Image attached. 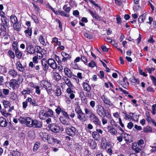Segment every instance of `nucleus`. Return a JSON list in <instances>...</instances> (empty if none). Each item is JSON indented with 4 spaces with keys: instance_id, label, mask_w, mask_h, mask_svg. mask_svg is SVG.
I'll return each instance as SVG.
<instances>
[{
    "instance_id": "19",
    "label": "nucleus",
    "mask_w": 156,
    "mask_h": 156,
    "mask_svg": "<svg viewBox=\"0 0 156 156\" xmlns=\"http://www.w3.org/2000/svg\"><path fill=\"white\" fill-rule=\"evenodd\" d=\"M10 20L13 25L18 22V19L14 15H12L10 17Z\"/></svg>"
},
{
    "instance_id": "23",
    "label": "nucleus",
    "mask_w": 156,
    "mask_h": 156,
    "mask_svg": "<svg viewBox=\"0 0 156 156\" xmlns=\"http://www.w3.org/2000/svg\"><path fill=\"white\" fill-rule=\"evenodd\" d=\"M75 110L78 115H79L80 114L81 115V114H83V112H82L80 107L78 105L76 107Z\"/></svg>"
},
{
    "instance_id": "56",
    "label": "nucleus",
    "mask_w": 156,
    "mask_h": 156,
    "mask_svg": "<svg viewBox=\"0 0 156 156\" xmlns=\"http://www.w3.org/2000/svg\"><path fill=\"white\" fill-rule=\"evenodd\" d=\"M47 53L46 51L44 49H42L41 48V51L40 53L41 55H39V57H43V55H45Z\"/></svg>"
},
{
    "instance_id": "61",
    "label": "nucleus",
    "mask_w": 156,
    "mask_h": 156,
    "mask_svg": "<svg viewBox=\"0 0 156 156\" xmlns=\"http://www.w3.org/2000/svg\"><path fill=\"white\" fill-rule=\"evenodd\" d=\"M34 88H35L36 93L38 95L40 94L41 93V91L39 87L38 86H35L34 87Z\"/></svg>"
},
{
    "instance_id": "13",
    "label": "nucleus",
    "mask_w": 156,
    "mask_h": 156,
    "mask_svg": "<svg viewBox=\"0 0 156 156\" xmlns=\"http://www.w3.org/2000/svg\"><path fill=\"white\" fill-rule=\"evenodd\" d=\"M39 117L40 118L42 119H45L47 117L46 112H44V110H41L40 111L39 113Z\"/></svg>"
},
{
    "instance_id": "29",
    "label": "nucleus",
    "mask_w": 156,
    "mask_h": 156,
    "mask_svg": "<svg viewBox=\"0 0 156 156\" xmlns=\"http://www.w3.org/2000/svg\"><path fill=\"white\" fill-rule=\"evenodd\" d=\"M12 156H20V153L17 149L13 150L11 153Z\"/></svg>"
},
{
    "instance_id": "45",
    "label": "nucleus",
    "mask_w": 156,
    "mask_h": 156,
    "mask_svg": "<svg viewBox=\"0 0 156 156\" xmlns=\"http://www.w3.org/2000/svg\"><path fill=\"white\" fill-rule=\"evenodd\" d=\"M40 145V143L38 142H36L34 144L33 147V150L34 151H35L38 148Z\"/></svg>"
},
{
    "instance_id": "6",
    "label": "nucleus",
    "mask_w": 156,
    "mask_h": 156,
    "mask_svg": "<svg viewBox=\"0 0 156 156\" xmlns=\"http://www.w3.org/2000/svg\"><path fill=\"white\" fill-rule=\"evenodd\" d=\"M42 126V123L40 121L37 119L33 120L32 127L34 128H41Z\"/></svg>"
},
{
    "instance_id": "21",
    "label": "nucleus",
    "mask_w": 156,
    "mask_h": 156,
    "mask_svg": "<svg viewBox=\"0 0 156 156\" xmlns=\"http://www.w3.org/2000/svg\"><path fill=\"white\" fill-rule=\"evenodd\" d=\"M9 83L11 87H15L16 84H18V82L16 80L12 79L11 80L10 82Z\"/></svg>"
},
{
    "instance_id": "40",
    "label": "nucleus",
    "mask_w": 156,
    "mask_h": 156,
    "mask_svg": "<svg viewBox=\"0 0 156 156\" xmlns=\"http://www.w3.org/2000/svg\"><path fill=\"white\" fill-rule=\"evenodd\" d=\"M89 12L93 17H94L97 19H99V16L96 13H94L92 12L91 10L89 11Z\"/></svg>"
},
{
    "instance_id": "59",
    "label": "nucleus",
    "mask_w": 156,
    "mask_h": 156,
    "mask_svg": "<svg viewBox=\"0 0 156 156\" xmlns=\"http://www.w3.org/2000/svg\"><path fill=\"white\" fill-rule=\"evenodd\" d=\"M54 58L55 60L57 62L58 64H61L62 61L60 59L59 57L56 55H54Z\"/></svg>"
},
{
    "instance_id": "57",
    "label": "nucleus",
    "mask_w": 156,
    "mask_h": 156,
    "mask_svg": "<svg viewBox=\"0 0 156 156\" xmlns=\"http://www.w3.org/2000/svg\"><path fill=\"white\" fill-rule=\"evenodd\" d=\"M40 43L44 46L46 45V43H48L47 40H39Z\"/></svg>"
},
{
    "instance_id": "35",
    "label": "nucleus",
    "mask_w": 156,
    "mask_h": 156,
    "mask_svg": "<svg viewBox=\"0 0 156 156\" xmlns=\"http://www.w3.org/2000/svg\"><path fill=\"white\" fill-rule=\"evenodd\" d=\"M61 54L62 56L63 57H64L66 59H69L71 58V56H70L64 52H62Z\"/></svg>"
},
{
    "instance_id": "55",
    "label": "nucleus",
    "mask_w": 156,
    "mask_h": 156,
    "mask_svg": "<svg viewBox=\"0 0 156 156\" xmlns=\"http://www.w3.org/2000/svg\"><path fill=\"white\" fill-rule=\"evenodd\" d=\"M8 54L10 55V56L12 58H14L15 57V54L14 53L12 52L11 50H9L8 51Z\"/></svg>"
},
{
    "instance_id": "34",
    "label": "nucleus",
    "mask_w": 156,
    "mask_h": 156,
    "mask_svg": "<svg viewBox=\"0 0 156 156\" xmlns=\"http://www.w3.org/2000/svg\"><path fill=\"white\" fill-rule=\"evenodd\" d=\"M145 19V16H144L143 15H140L138 19V22L140 23L143 22Z\"/></svg>"
},
{
    "instance_id": "10",
    "label": "nucleus",
    "mask_w": 156,
    "mask_h": 156,
    "mask_svg": "<svg viewBox=\"0 0 156 156\" xmlns=\"http://www.w3.org/2000/svg\"><path fill=\"white\" fill-rule=\"evenodd\" d=\"M33 120H32L30 118L26 117V122L25 124L28 126L30 127H32L33 126Z\"/></svg>"
},
{
    "instance_id": "58",
    "label": "nucleus",
    "mask_w": 156,
    "mask_h": 156,
    "mask_svg": "<svg viewBox=\"0 0 156 156\" xmlns=\"http://www.w3.org/2000/svg\"><path fill=\"white\" fill-rule=\"evenodd\" d=\"M150 77L151 80L152 81L154 85L156 86V78L155 77L152 75H150Z\"/></svg>"
},
{
    "instance_id": "18",
    "label": "nucleus",
    "mask_w": 156,
    "mask_h": 156,
    "mask_svg": "<svg viewBox=\"0 0 156 156\" xmlns=\"http://www.w3.org/2000/svg\"><path fill=\"white\" fill-rule=\"evenodd\" d=\"M92 136L93 138L95 140H99L100 138V134L96 131L93 132Z\"/></svg>"
},
{
    "instance_id": "33",
    "label": "nucleus",
    "mask_w": 156,
    "mask_h": 156,
    "mask_svg": "<svg viewBox=\"0 0 156 156\" xmlns=\"http://www.w3.org/2000/svg\"><path fill=\"white\" fill-rule=\"evenodd\" d=\"M63 9L67 13L69 14V12L70 11L71 8L70 7H67V5H64L63 7Z\"/></svg>"
},
{
    "instance_id": "64",
    "label": "nucleus",
    "mask_w": 156,
    "mask_h": 156,
    "mask_svg": "<svg viewBox=\"0 0 156 156\" xmlns=\"http://www.w3.org/2000/svg\"><path fill=\"white\" fill-rule=\"evenodd\" d=\"M134 147L133 149V150L135 151V152L136 153H138L141 150V149L139 147Z\"/></svg>"
},
{
    "instance_id": "53",
    "label": "nucleus",
    "mask_w": 156,
    "mask_h": 156,
    "mask_svg": "<svg viewBox=\"0 0 156 156\" xmlns=\"http://www.w3.org/2000/svg\"><path fill=\"white\" fill-rule=\"evenodd\" d=\"M4 25L0 23V29L3 32H5L6 31V29Z\"/></svg>"
},
{
    "instance_id": "11",
    "label": "nucleus",
    "mask_w": 156,
    "mask_h": 156,
    "mask_svg": "<svg viewBox=\"0 0 156 156\" xmlns=\"http://www.w3.org/2000/svg\"><path fill=\"white\" fill-rule=\"evenodd\" d=\"M27 52L30 54L35 53V46L32 45H29L27 48Z\"/></svg>"
},
{
    "instance_id": "44",
    "label": "nucleus",
    "mask_w": 156,
    "mask_h": 156,
    "mask_svg": "<svg viewBox=\"0 0 156 156\" xmlns=\"http://www.w3.org/2000/svg\"><path fill=\"white\" fill-rule=\"evenodd\" d=\"M26 117H23L21 116H20L18 120L22 124H24L25 123Z\"/></svg>"
},
{
    "instance_id": "22",
    "label": "nucleus",
    "mask_w": 156,
    "mask_h": 156,
    "mask_svg": "<svg viewBox=\"0 0 156 156\" xmlns=\"http://www.w3.org/2000/svg\"><path fill=\"white\" fill-rule=\"evenodd\" d=\"M47 110L46 109V113L47 117H54L53 111L50 109L47 108Z\"/></svg>"
},
{
    "instance_id": "38",
    "label": "nucleus",
    "mask_w": 156,
    "mask_h": 156,
    "mask_svg": "<svg viewBox=\"0 0 156 156\" xmlns=\"http://www.w3.org/2000/svg\"><path fill=\"white\" fill-rule=\"evenodd\" d=\"M55 91V95L57 96H59L61 94V89L60 88L57 87L56 88Z\"/></svg>"
},
{
    "instance_id": "5",
    "label": "nucleus",
    "mask_w": 156,
    "mask_h": 156,
    "mask_svg": "<svg viewBox=\"0 0 156 156\" xmlns=\"http://www.w3.org/2000/svg\"><path fill=\"white\" fill-rule=\"evenodd\" d=\"M41 62L43 70L44 71H47L49 68L48 61H46L45 59L43 58L41 60Z\"/></svg>"
},
{
    "instance_id": "60",
    "label": "nucleus",
    "mask_w": 156,
    "mask_h": 156,
    "mask_svg": "<svg viewBox=\"0 0 156 156\" xmlns=\"http://www.w3.org/2000/svg\"><path fill=\"white\" fill-rule=\"evenodd\" d=\"M65 83L69 87L73 88L74 87V86L70 81V80L67 81L66 83Z\"/></svg>"
},
{
    "instance_id": "63",
    "label": "nucleus",
    "mask_w": 156,
    "mask_h": 156,
    "mask_svg": "<svg viewBox=\"0 0 156 156\" xmlns=\"http://www.w3.org/2000/svg\"><path fill=\"white\" fill-rule=\"evenodd\" d=\"M2 91L4 95H7L9 94V90L8 89H3Z\"/></svg>"
},
{
    "instance_id": "54",
    "label": "nucleus",
    "mask_w": 156,
    "mask_h": 156,
    "mask_svg": "<svg viewBox=\"0 0 156 156\" xmlns=\"http://www.w3.org/2000/svg\"><path fill=\"white\" fill-rule=\"evenodd\" d=\"M81 60L84 62L85 65H87V60L85 56H81Z\"/></svg>"
},
{
    "instance_id": "32",
    "label": "nucleus",
    "mask_w": 156,
    "mask_h": 156,
    "mask_svg": "<svg viewBox=\"0 0 156 156\" xmlns=\"http://www.w3.org/2000/svg\"><path fill=\"white\" fill-rule=\"evenodd\" d=\"M143 130L144 132L146 133L152 132V129L151 127L148 126L144 128Z\"/></svg>"
},
{
    "instance_id": "50",
    "label": "nucleus",
    "mask_w": 156,
    "mask_h": 156,
    "mask_svg": "<svg viewBox=\"0 0 156 156\" xmlns=\"http://www.w3.org/2000/svg\"><path fill=\"white\" fill-rule=\"evenodd\" d=\"M88 66L89 67L93 68L96 66V64L95 62L93 60H92L89 63Z\"/></svg>"
},
{
    "instance_id": "3",
    "label": "nucleus",
    "mask_w": 156,
    "mask_h": 156,
    "mask_svg": "<svg viewBox=\"0 0 156 156\" xmlns=\"http://www.w3.org/2000/svg\"><path fill=\"white\" fill-rule=\"evenodd\" d=\"M49 128L51 131L55 133L60 132V127L56 124L51 125Z\"/></svg>"
},
{
    "instance_id": "14",
    "label": "nucleus",
    "mask_w": 156,
    "mask_h": 156,
    "mask_svg": "<svg viewBox=\"0 0 156 156\" xmlns=\"http://www.w3.org/2000/svg\"><path fill=\"white\" fill-rule=\"evenodd\" d=\"M16 68L19 71L23 72L24 70V68L20 61H18L16 64Z\"/></svg>"
},
{
    "instance_id": "48",
    "label": "nucleus",
    "mask_w": 156,
    "mask_h": 156,
    "mask_svg": "<svg viewBox=\"0 0 156 156\" xmlns=\"http://www.w3.org/2000/svg\"><path fill=\"white\" fill-rule=\"evenodd\" d=\"M62 115L64 116V117L66 119H69V117L67 113L65 111L63 110H62Z\"/></svg>"
},
{
    "instance_id": "42",
    "label": "nucleus",
    "mask_w": 156,
    "mask_h": 156,
    "mask_svg": "<svg viewBox=\"0 0 156 156\" xmlns=\"http://www.w3.org/2000/svg\"><path fill=\"white\" fill-rule=\"evenodd\" d=\"M54 77L56 81H58L61 79V77L59 74L55 72L54 75Z\"/></svg>"
},
{
    "instance_id": "25",
    "label": "nucleus",
    "mask_w": 156,
    "mask_h": 156,
    "mask_svg": "<svg viewBox=\"0 0 156 156\" xmlns=\"http://www.w3.org/2000/svg\"><path fill=\"white\" fill-rule=\"evenodd\" d=\"M66 119L65 118L62 116H60L59 117L60 121L62 123L66 125H68L69 123L66 121Z\"/></svg>"
},
{
    "instance_id": "41",
    "label": "nucleus",
    "mask_w": 156,
    "mask_h": 156,
    "mask_svg": "<svg viewBox=\"0 0 156 156\" xmlns=\"http://www.w3.org/2000/svg\"><path fill=\"white\" fill-rule=\"evenodd\" d=\"M3 103L5 108L9 107L11 105L10 103L7 101H3Z\"/></svg>"
},
{
    "instance_id": "7",
    "label": "nucleus",
    "mask_w": 156,
    "mask_h": 156,
    "mask_svg": "<svg viewBox=\"0 0 156 156\" xmlns=\"http://www.w3.org/2000/svg\"><path fill=\"white\" fill-rule=\"evenodd\" d=\"M123 134V137L126 141V143L127 144L132 142L133 139H132V136L126 133H124Z\"/></svg>"
},
{
    "instance_id": "51",
    "label": "nucleus",
    "mask_w": 156,
    "mask_h": 156,
    "mask_svg": "<svg viewBox=\"0 0 156 156\" xmlns=\"http://www.w3.org/2000/svg\"><path fill=\"white\" fill-rule=\"evenodd\" d=\"M59 15H61V16H62L66 17H69V14L65 13L63 11H61L59 12Z\"/></svg>"
},
{
    "instance_id": "8",
    "label": "nucleus",
    "mask_w": 156,
    "mask_h": 156,
    "mask_svg": "<svg viewBox=\"0 0 156 156\" xmlns=\"http://www.w3.org/2000/svg\"><path fill=\"white\" fill-rule=\"evenodd\" d=\"M3 14L4 13L3 12ZM1 20L2 24L4 25L5 27H8L9 25V20L6 17L4 16L3 14H1Z\"/></svg>"
},
{
    "instance_id": "26",
    "label": "nucleus",
    "mask_w": 156,
    "mask_h": 156,
    "mask_svg": "<svg viewBox=\"0 0 156 156\" xmlns=\"http://www.w3.org/2000/svg\"><path fill=\"white\" fill-rule=\"evenodd\" d=\"M78 118L82 122H85L86 120V118L85 116V114L83 113V114H80L79 115H78Z\"/></svg>"
},
{
    "instance_id": "1",
    "label": "nucleus",
    "mask_w": 156,
    "mask_h": 156,
    "mask_svg": "<svg viewBox=\"0 0 156 156\" xmlns=\"http://www.w3.org/2000/svg\"><path fill=\"white\" fill-rule=\"evenodd\" d=\"M96 112L101 117H103L107 116V114L108 115H111L110 113L106 110H105L104 107L101 105H98L97 106Z\"/></svg>"
},
{
    "instance_id": "24",
    "label": "nucleus",
    "mask_w": 156,
    "mask_h": 156,
    "mask_svg": "<svg viewBox=\"0 0 156 156\" xmlns=\"http://www.w3.org/2000/svg\"><path fill=\"white\" fill-rule=\"evenodd\" d=\"M41 84L42 85L43 87L45 88H47V87L50 86L51 83L48 81L43 80L41 82Z\"/></svg>"
},
{
    "instance_id": "27",
    "label": "nucleus",
    "mask_w": 156,
    "mask_h": 156,
    "mask_svg": "<svg viewBox=\"0 0 156 156\" xmlns=\"http://www.w3.org/2000/svg\"><path fill=\"white\" fill-rule=\"evenodd\" d=\"M107 127L108 129H110L109 130V132L112 135H115L117 133V131L114 128H111L110 126H108Z\"/></svg>"
},
{
    "instance_id": "28",
    "label": "nucleus",
    "mask_w": 156,
    "mask_h": 156,
    "mask_svg": "<svg viewBox=\"0 0 156 156\" xmlns=\"http://www.w3.org/2000/svg\"><path fill=\"white\" fill-rule=\"evenodd\" d=\"M93 122L96 125L101 126V122L98 117H96L92 120Z\"/></svg>"
},
{
    "instance_id": "31",
    "label": "nucleus",
    "mask_w": 156,
    "mask_h": 156,
    "mask_svg": "<svg viewBox=\"0 0 156 156\" xmlns=\"http://www.w3.org/2000/svg\"><path fill=\"white\" fill-rule=\"evenodd\" d=\"M15 53L16 57L19 59L21 58L22 55V53L19 51L16 50L15 51Z\"/></svg>"
},
{
    "instance_id": "62",
    "label": "nucleus",
    "mask_w": 156,
    "mask_h": 156,
    "mask_svg": "<svg viewBox=\"0 0 156 156\" xmlns=\"http://www.w3.org/2000/svg\"><path fill=\"white\" fill-rule=\"evenodd\" d=\"M56 113L58 114L59 115L61 112H62V109L59 106H58L55 110Z\"/></svg>"
},
{
    "instance_id": "2",
    "label": "nucleus",
    "mask_w": 156,
    "mask_h": 156,
    "mask_svg": "<svg viewBox=\"0 0 156 156\" xmlns=\"http://www.w3.org/2000/svg\"><path fill=\"white\" fill-rule=\"evenodd\" d=\"M66 131L67 134L70 136H74L77 133V130L73 126L66 127Z\"/></svg>"
},
{
    "instance_id": "16",
    "label": "nucleus",
    "mask_w": 156,
    "mask_h": 156,
    "mask_svg": "<svg viewBox=\"0 0 156 156\" xmlns=\"http://www.w3.org/2000/svg\"><path fill=\"white\" fill-rule=\"evenodd\" d=\"M13 27L14 30L18 31H20L21 28V24L18 22L13 24Z\"/></svg>"
},
{
    "instance_id": "46",
    "label": "nucleus",
    "mask_w": 156,
    "mask_h": 156,
    "mask_svg": "<svg viewBox=\"0 0 156 156\" xmlns=\"http://www.w3.org/2000/svg\"><path fill=\"white\" fill-rule=\"evenodd\" d=\"M31 18L32 19H33L34 22L36 23H39L38 20L37 19V17L35 16V15L33 14H32L31 15Z\"/></svg>"
},
{
    "instance_id": "20",
    "label": "nucleus",
    "mask_w": 156,
    "mask_h": 156,
    "mask_svg": "<svg viewBox=\"0 0 156 156\" xmlns=\"http://www.w3.org/2000/svg\"><path fill=\"white\" fill-rule=\"evenodd\" d=\"M8 74L13 77H15L17 75V72L14 70L10 69L8 72Z\"/></svg>"
},
{
    "instance_id": "49",
    "label": "nucleus",
    "mask_w": 156,
    "mask_h": 156,
    "mask_svg": "<svg viewBox=\"0 0 156 156\" xmlns=\"http://www.w3.org/2000/svg\"><path fill=\"white\" fill-rule=\"evenodd\" d=\"M133 77V79H132L131 80V82L134 83L139 84L140 82L139 79H136L135 77Z\"/></svg>"
},
{
    "instance_id": "4",
    "label": "nucleus",
    "mask_w": 156,
    "mask_h": 156,
    "mask_svg": "<svg viewBox=\"0 0 156 156\" xmlns=\"http://www.w3.org/2000/svg\"><path fill=\"white\" fill-rule=\"evenodd\" d=\"M48 62L50 67L53 69H55L57 68V65L55 61L52 58H49L48 60Z\"/></svg>"
},
{
    "instance_id": "39",
    "label": "nucleus",
    "mask_w": 156,
    "mask_h": 156,
    "mask_svg": "<svg viewBox=\"0 0 156 156\" xmlns=\"http://www.w3.org/2000/svg\"><path fill=\"white\" fill-rule=\"evenodd\" d=\"M41 48L39 46H35V53L40 54Z\"/></svg>"
},
{
    "instance_id": "52",
    "label": "nucleus",
    "mask_w": 156,
    "mask_h": 156,
    "mask_svg": "<svg viewBox=\"0 0 156 156\" xmlns=\"http://www.w3.org/2000/svg\"><path fill=\"white\" fill-rule=\"evenodd\" d=\"M116 20L118 25L120 24L122 22L121 18L120 17L119 15L117 16H116Z\"/></svg>"
},
{
    "instance_id": "15",
    "label": "nucleus",
    "mask_w": 156,
    "mask_h": 156,
    "mask_svg": "<svg viewBox=\"0 0 156 156\" xmlns=\"http://www.w3.org/2000/svg\"><path fill=\"white\" fill-rule=\"evenodd\" d=\"M83 86L84 90L86 91L89 92L91 89L90 85L87 83L84 82L83 83Z\"/></svg>"
},
{
    "instance_id": "12",
    "label": "nucleus",
    "mask_w": 156,
    "mask_h": 156,
    "mask_svg": "<svg viewBox=\"0 0 156 156\" xmlns=\"http://www.w3.org/2000/svg\"><path fill=\"white\" fill-rule=\"evenodd\" d=\"M101 98L104 103L106 104L109 105H112V104L110 101L108 99V98L106 97L105 95H103L102 96Z\"/></svg>"
},
{
    "instance_id": "37",
    "label": "nucleus",
    "mask_w": 156,
    "mask_h": 156,
    "mask_svg": "<svg viewBox=\"0 0 156 156\" xmlns=\"http://www.w3.org/2000/svg\"><path fill=\"white\" fill-rule=\"evenodd\" d=\"M27 36H31L32 33V30L30 28H28L27 30H25L24 31Z\"/></svg>"
},
{
    "instance_id": "36",
    "label": "nucleus",
    "mask_w": 156,
    "mask_h": 156,
    "mask_svg": "<svg viewBox=\"0 0 156 156\" xmlns=\"http://www.w3.org/2000/svg\"><path fill=\"white\" fill-rule=\"evenodd\" d=\"M84 110L86 115H90L93 113L91 110L87 108H85Z\"/></svg>"
},
{
    "instance_id": "17",
    "label": "nucleus",
    "mask_w": 156,
    "mask_h": 156,
    "mask_svg": "<svg viewBox=\"0 0 156 156\" xmlns=\"http://www.w3.org/2000/svg\"><path fill=\"white\" fill-rule=\"evenodd\" d=\"M65 74L68 77L71 78L72 75V73L70 69L67 68H65L64 69Z\"/></svg>"
},
{
    "instance_id": "47",
    "label": "nucleus",
    "mask_w": 156,
    "mask_h": 156,
    "mask_svg": "<svg viewBox=\"0 0 156 156\" xmlns=\"http://www.w3.org/2000/svg\"><path fill=\"white\" fill-rule=\"evenodd\" d=\"M17 42L15 41L12 44V46L13 48V49L15 51L16 50H18V48L17 46Z\"/></svg>"
},
{
    "instance_id": "30",
    "label": "nucleus",
    "mask_w": 156,
    "mask_h": 156,
    "mask_svg": "<svg viewBox=\"0 0 156 156\" xmlns=\"http://www.w3.org/2000/svg\"><path fill=\"white\" fill-rule=\"evenodd\" d=\"M90 146L92 149L95 148L97 147V144L95 141L92 140L90 143Z\"/></svg>"
},
{
    "instance_id": "9",
    "label": "nucleus",
    "mask_w": 156,
    "mask_h": 156,
    "mask_svg": "<svg viewBox=\"0 0 156 156\" xmlns=\"http://www.w3.org/2000/svg\"><path fill=\"white\" fill-rule=\"evenodd\" d=\"M8 122L6 119L3 117H0V126L5 127L8 126Z\"/></svg>"
},
{
    "instance_id": "43",
    "label": "nucleus",
    "mask_w": 156,
    "mask_h": 156,
    "mask_svg": "<svg viewBox=\"0 0 156 156\" xmlns=\"http://www.w3.org/2000/svg\"><path fill=\"white\" fill-rule=\"evenodd\" d=\"M29 103L30 104L33 106H37L38 105L37 104L36 101L34 99H32L30 98Z\"/></svg>"
}]
</instances>
